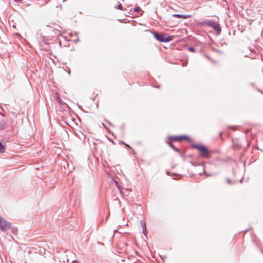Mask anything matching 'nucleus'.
<instances>
[{"mask_svg":"<svg viewBox=\"0 0 263 263\" xmlns=\"http://www.w3.org/2000/svg\"><path fill=\"white\" fill-rule=\"evenodd\" d=\"M11 227V223L0 216V230L3 232H6L10 230Z\"/></svg>","mask_w":263,"mask_h":263,"instance_id":"4","label":"nucleus"},{"mask_svg":"<svg viewBox=\"0 0 263 263\" xmlns=\"http://www.w3.org/2000/svg\"><path fill=\"white\" fill-rule=\"evenodd\" d=\"M226 182L227 183L231 184H234L235 183L234 181L232 180L230 178H227V180H226Z\"/></svg>","mask_w":263,"mask_h":263,"instance_id":"12","label":"nucleus"},{"mask_svg":"<svg viewBox=\"0 0 263 263\" xmlns=\"http://www.w3.org/2000/svg\"><path fill=\"white\" fill-rule=\"evenodd\" d=\"M199 25L201 26H203V25H207L208 26L212 27L218 34H219L221 31V29L220 25L219 24H215L212 21H204L202 22H200Z\"/></svg>","mask_w":263,"mask_h":263,"instance_id":"3","label":"nucleus"},{"mask_svg":"<svg viewBox=\"0 0 263 263\" xmlns=\"http://www.w3.org/2000/svg\"><path fill=\"white\" fill-rule=\"evenodd\" d=\"M115 183H116V184L117 186L118 187V189L119 190H120V186L119 185V183L117 181H115Z\"/></svg>","mask_w":263,"mask_h":263,"instance_id":"16","label":"nucleus"},{"mask_svg":"<svg viewBox=\"0 0 263 263\" xmlns=\"http://www.w3.org/2000/svg\"><path fill=\"white\" fill-rule=\"evenodd\" d=\"M140 223H141V227L142 228L143 233L144 234V235L146 236V233H145V232L146 231V223L143 220L140 221Z\"/></svg>","mask_w":263,"mask_h":263,"instance_id":"7","label":"nucleus"},{"mask_svg":"<svg viewBox=\"0 0 263 263\" xmlns=\"http://www.w3.org/2000/svg\"><path fill=\"white\" fill-rule=\"evenodd\" d=\"M188 50L191 52H195V48L194 47L191 46L188 48Z\"/></svg>","mask_w":263,"mask_h":263,"instance_id":"14","label":"nucleus"},{"mask_svg":"<svg viewBox=\"0 0 263 263\" xmlns=\"http://www.w3.org/2000/svg\"><path fill=\"white\" fill-rule=\"evenodd\" d=\"M0 107L2 109H3V107L1 106H0Z\"/></svg>","mask_w":263,"mask_h":263,"instance_id":"22","label":"nucleus"},{"mask_svg":"<svg viewBox=\"0 0 263 263\" xmlns=\"http://www.w3.org/2000/svg\"><path fill=\"white\" fill-rule=\"evenodd\" d=\"M187 65V62L184 63L182 64V66L184 67Z\"/></svg>","mask_w":263,"mask_h":263,"instance_id":"18","label":"nucleus"},{"mask_svg":"<svg viewBox=\"0 0 263 263\" xmlns=\"http://www.w3.org/2000/svg\"><path fill=\"white\" fill-rule=\"evenodd\" d=\"M172 16L173 17H176V18L185 19V18H187L190 17L191 15H187V14H173L172 15Z\"/></svg>","mask_w":263,"mask_h":263,"instance_id":"6","label":"nucleus"},{"mask_svg":"<svg viewBox=\"0 0 263 263\" xmlns=\"http://www.w3.org/2000/svg\"><path fill=\"white\" fill-rule=\"evenodd\" d=\"M140 9H140V8L139 6H136V7H135L134 8V11L135 12H137H137H139L140 11Z\"/></svg>","mask_w":263,"mask_h":263,"instance_id":"13","label":"nucleus"},{"mask_svg":"<svg viewBox=\"0 0 263 263\" xmlns=\"http://www.w3.org/2000/svg\"><path fill=\"white\" fill-rule=\"evenodd\" d=\"M242 181H243V178L240 179V180H239V182H240V183H242Z\"/></svg>","mask_w":263,"mask_h":263,"instance_id":"19","label":"nucleus"},{"mask_svg":"<svg viewBox=\"0 0 263 263\" xmlns=\"http://www.w3.org/2000/svg\"><path fill=\"white\" fill-rule=\"evenodd\" d=\"M117 9L122 10H123V7L121 3H119V4L118 5Z\"/></svg>","mask_w":263,"mask_h":263,"instance_id":"15","label":"nucleus"},{"mask_svg":"<svg viewBox=\"0 0 263 263\" xmlns=\"http://www.w3.org/2000/svg\"><path fill=\"white\" fill-rule=\"evenodd\" d=\"M122 143H123L124 144H125L126 146L128 147L129 148H130V146H129V145L125 143L124 142H122Z\"/></svg>","mask_w":263,"mask_h":263,"instance_id":"17","label":"nucleus"},{"mask_svg":"<svg viewBox=\"0 0 263 263\" xmlns=\"http://www.w3.org/2000/svg\"><path fill=\"white\" fill-rule=\"evenodd\" d=\"M5 152V146L4 145V144L0 142V153H3Z\"/></svg>","mask_w":263,"mask_h":263,"instance_id":"10","label":"nucleus"},{"mask_svg":"<svg viewBox=\"0 0 263 263\" xmlns=\"http://www.w3.org/2000/svg\"><path fill=\"white\" fill-rule=\"evenodd\" d=\"M1 115L2 116H3V117H5V114H2H2H1Z\"/></svg>","mask_w":263,"mask_h":263,"instance_id":"20","label":"nucleus"},{"mask_svg":"<svg viewBox=\"0 0 263 263\" xmlns=\"http://www.w3.org/2000/svg\"><path fill=\"white\" fill-rule=\"evenodd\" d=\"M219 134H220V136H221V134H222V133H221V132H220V133H219Z\"/></svg>","mask_w":263,"mask_h":263,"instance_id":"21","label":"nucleus"},{"mask_svg":"<svg viewBox=\"0 0 263 263\" xmlns=\"http://www.w3.org/2000/svg\"><path fill=\"white\" fill-rule=\"evenodd\" d=\"M192 147L197 149L200 153V155L205 158L209 159L211 155L209 149L202 144H194Z\"/></svg>","mask_w":263,"mask_h":263,"instance_id":"2","label":"nucleus"},{"mask_svg":"<svg viewBox=\"0 0 263 263\" xmlns=\"http://www.w3.org/2000/svg\"><path fill=\"white\" fill-rule=\"evenodd\" d=\"M57 101L61 104H62V102H63V101L60 98V97H59V95L57 93Z\"/></svg>","mask_w":263,"mask_h":263,"instance_id":"11","label":"nucleus"},{"mask_svg":"<svg viewBox=\"0 0 263 263\" xmlns=\"http://www.w3.org/2000/svg\"><path fill=\"white\" fill-rule=\"evenodd\" d=\"M6 127L5 122L3 120H0V129H5Z\"/></svg>","mask_w":263,"mask_h":263,"instance_id":"9","label":"nucleus"},{"mask_svg":"<svg viewBox=\"0 0 263 263\" xmlns=\"http://www.w3.org/2000/svg\"><path fill=\"white\" fill-rule=\"evenodd\" d=\"M155 38L160 42H168L172 40L173 37L172 36L169 35L167 34H164L161 33H159L156 31L152 32Z\"/></svg>","mask_w":263,"mask_h":263,"instance_id":"1","label":"nucleus"},{"mask_svg":"<svg viewBox=\"0 0 263 263\" xmlns=\"http://www.w3.org/2000/svg\"><path fill=\"white\" fill-rule=\"evenodd\" d=\"M168 144L170 145V147H171L175 151L178 152V153H180V151L178 148L175 147L170 141V142H167Z\"/></svg>","mask_w":263,"mask_h":263,"instance_id":"8","label":"nucleus"},{"mask_svg":"<svg viewBox=\"0 0 263 263\" xmlns=\"http://www.w3.org/2000/svg\"><path fill=\"white\" fill-rule=\"evenodd\" d=\"M168 139L170 141H181L182 140H189L190 138L187 136H170Z\"/></svg>","mask_w":263,"mask_h":263,"instance_id":"5","label":"nucleus"}]
</instances>
